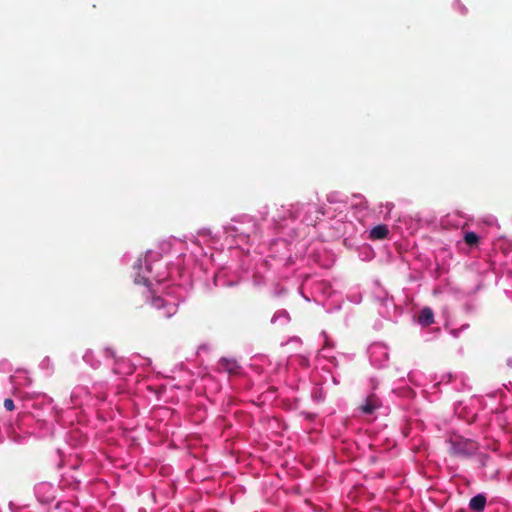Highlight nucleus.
Masks as SVG:
<instances>
[{
  "label": "nucleus",
  "mask_w": 512,
  "mask_h": 512,
  "mask_svg": "<svg viewBox=\"0 0 512 512\" xmlns=\"http://www.w3.org/2000/svg\"><path fill=\"white\" fill-rule=\"evenodd\" d=\"M418 321L421 325L427 326L433 322V313L429 308H425L420 312Z\"/></svg>",
  "instance_id": "nucleus-1"
},
{
  "label": "nucleus",
  "mask_w": 512,
  "mask_h": 512,
  "mask_svg": "<svg viewBox=\"0 0 512 512\" xmlns=\"http://www.w3.org/2000/svg\"><path fill=\"white\" fill-rule=\"evenodd\" d=\"M387 234H388V229L384 225H379L377 227H374L370 231V237L372 239H383L387 236Z\"/></svg>",
  "instance_id": "nucleus-2"
},
{
  "label": "nucleus",
  "mask_w": 512,
  "mask_h": 512,
  "mask_svg": "<svg viewBox=\"0 0 512 512\" xmlns=\"http://www.w3.org/2000/svg\"><path fill=\"white\" fill-rule=\"evenodd\" d=\"M485 505V498L483 496H476L471 499L470 506L474 510H482Z\"/></svg>",
  "instance_id": "nucleus-3"
},
{
  "label": "nucleus",
  "mask_w": 512,
  "mask_h": 512,
  "mask_svg": "<svg viewBox=\"0 0 512 512\" xmlns=\"http://www.w3.org/2000/svg\"><path fill=\"white\" fill-rule=\"evenodd\" d=\"M465 241L467 244L469 245H473V244H476L477 241H478V237L475 233L473 232H469L465 235Z\"/></svg>",
  "instance_id": "nucleus-4"
},
{
  "label": "nucleus",
  "mask_w": 512,
  "mask_h": 512,
  "mask_svg": "<svg viewBox=\"0 0 512 512\" xmlns=\"http://www.w3.org/2000/svg\"><path fill=\"white\" fill-rule=\"evenodd\" d=\"M4 407L7 409V410H13L14 409V403L11 399H6L4 401Z\"/></svg>",
  "instance_id": "nucleus-5"
},
{
  "label": "nucleus",
  "mask_w": 512,
  "mask_h": 512,
  "mask_svg": "<svg viewBox=\"0 0 512 512\" xmlns=\"http://www.w3.org/2000/svg\"><path fill=\"white\" fill-rule=\"evenodd\" d=\"M365 411H366V412H371V411H372V408L367 407V408H365Z\"/></svg>",
  "instance_id": "nucleus-6"
}]
</instances>
